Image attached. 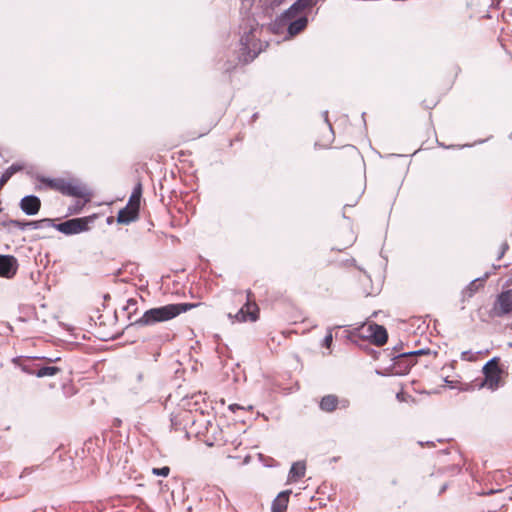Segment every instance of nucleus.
Listing matches in <instances>:
<instances>
[{
    "label": "nucleus",
    "instance_id": "f257e3e1",
    "mask_svg": "<svg viewBox=\"0 0 512 512\" xmlns=\"http://www.w3.org/2000/svg\"><path fill=\"white\" fill-rule=\"evenodd\" d=\"M258 21L249 14L241 19L239 29L241 32L240 49L233 59H228L221 67L225 73H231L238 64H248L252 62L262 50L260 40L255 33L259 29Z\"/></svg>",
    "mask_w": 512,
    "mask_h": 512
},
{
    "label": "nucleus",
    "instance_id": "f03ea898",
    "mask_svg": "<svg viewBox=\"0 0 512 512\" xmlns=\"http://www.w3.org/2000/svg\"><path fill=\"white\" fill-rule=\"evenodd\" d=\"M199 303H171L164 306L154 307L146 310L143 315L126 326V330L136 329L144 326H152L157 323L166 322L182 313H185L197 306Z\"/></svg>",
    "mask_w": 512,
    "mask_h": 512
},
{
    "label": "nucleus",
    "instance_id": "7ed1b4c3",
    "mask_svg": "<svg viewBox=\"0 0 512 512\" xmlns=\"http://www.w3.org/2000/svg\"><path fill=\"white\" fill-rule=\"evenodd\" d=\"M37 180L45 184L50 189L59 191L63 195L77 198H82L90 195L84 187L73 184L72 182L62 178H49L42 175H38Z\"/></svg>",
    "mask_w": 512,
    "mask_h": 512
},
{
    "label": "nucleus",
    "instance_id": "20e7f679",
    "mask_svg": "<svg viewBox=\"0 0 512 512\" xmlns=\"http://www.w3.org/2000/svg\"><path fill=\"white\" fill-rule=\"evenodd\" d=\"M97 214H92L85 217H78L68 219L64 222L58 223L55 229L65 235H75L81 232H86L90 229V225L94 223Z\"/></svg>",
    "mask_w": 512,
    "mask_h": 512
},
{
    "label": "nucleus",
    "instance_id": "39448f33",
    "mask_svg": "<svg viewBox=\"0 0 512 512\" xmlns=\"http://www.w3.org/2000/svg\"><path fill=\"white\" fill-rule=\"evenodd\" d=\"M500 358L495 356L488 360L483 368L484 382L482 386H486L492 391L499 387L502 370L500 368Z\"/></svg>",
    "mask_w": 512,
    "mask_h": 512
},
{
    "label": "nucleus",
    "instance_id": "423d86ee",
    "mask_svg": "<svg viewBox=\"0 0 512 512\" xmlns=\"http://www.w3.org/2000/svg\"><path fill=\"white\" fill-rule=\"evenodd\" d=\"M492 310L497 317L512 313V289L503 290L497 295Z\"/></svg>",
    "mask_w": 512,
    "mask_h": 512
},
{
    "label": "nucleus",
    "instance_id": "0eeeda50",
    "mask_svg": "<svg viewBox=\"0 0 512 512\" xmlns=\"http://www.w3.org/2000/svg\"><path fill=\"white\" fill-rule=\"evenodd\" d=\"M299 11L293 9V5H291L288 9H286L283 13H281L276 19L269 24V30L274 34H280L286 27L287 21H292L299 17Z\"/></svg>",
    "mask_w": 512,
    "mask_h": 512
},
{
    "label": "nucleus",
    "instance_id": "6e6552de",
    "mask_svg": "<svg viewBox=\"0 0 512 512\" xmlns=\"http://www.w3.org/2000/svg\"><path fill=\"white\" fill-rule=\"evenodd\" d=\"M299 11L293 9V5H291L288 9H286L283 13H281L276 19L269 24V30L274 34H280L286 27L287 21H292L299 17Z\"/></svg>",
    "mask_w": 512,
    "mask_h": 512
},
{
    "label": "nucleus",
    "instance_id": "1a4fd4ad",
    "mask_svg": "<svg viewBox=\"0 0 512 512\" xmlns=\"http://www.w3.org/2000/svg\"><path fill=\"white\" fill-rule=\"evenodd\" d=\"M397 346L389 353V357L394 361L393 370L397 375H406L415 365L416 361L410 357H401V353L395 354Z\"/></svg>",
    "mask_w": 512,
    "mask_h": 512
},
{
    "label": "nucleus",
    "instance_id": "9d476101",
    "mask_svg": "<svg viewBox=\"0 0 512 512\" xmlns=\"http://www.w3.org/2000/svg\"><path fill=\"white\" fill-rule=\"evenodd\" d=\"M19 264L15 256L0 254V277L11 279L17 273Z\"/></svg>",
    "mask_w": 512,
    "mask_h": 512
},
{
    "label": "nucleus",
    "instance_id": "9b49d317",
    "mask_svg": "<svg viewBox=\"0 0 512 512\" xmlns=\"http://www.w3.org/2000/svg\"><path fill=\"white\" fill-rule=\"evenodd\" d=\"M250 294L251 292L248 291L247 296L249 297ZM234 317L239 322H246L247 320L255 322L259 318V308L255 303H251L248 298L246 304L235 314Z\"/></svg>",
    "mask_w": 512,
    "mask_h": 512
},
{
    "label": "nucleus",
    "instance_id": "f8f14e48",
    "mask_svg": "<svg viewBox=\"0 0 512 512\" xmlns=\"http://www.w3.org/2000/svg\"><path fill=\"white\" fill-rule=\"evenodd\" d=\"M19 207L25 215L34 216L40 211L41 200L36 195H26L20 200Z\"/></svg>",
    "mask_w": 512,
    "mask_h": 512
},
{
    "label": "nucleus",
    "instance_id": "ddd939ff",
    "mask_svg": "<svg viewBox=\"0 0 512 512\" xmlns=\"http://www.w3.org/2000/svg\"><path fill=\"white\" fill-rule=\"evenodd\" d=\"M140 209L132 206L131 204H126L125 207L118 211L116 221L118 224L128 225L139 218Z\"/></svg>",
    "mask_w": 512,
    "mask_h": 512
},
{
    "label": "nucleus",
    "instance_id": "4468645a",
    "mask_svg": "<svg viewBox=\"0 0 512 512\" xmlns=\"http://www.w3.org/2000/svg\"><path fill=\"white\" fill-rule=\"evenodd\" d=\"M369 337L371 342L377 346L384 345L388 340V333L383 325L371 323L368 326Z\"/></svg>",
    "mask_w": 512,
    "mask_h": 512
},
{
    "label": "nucleus",
    "instance_id": "2eb2a0df",
    "mask_svg": "<svg viewBox=\"0 0 512 512\" xmlns=\"http://www.w3.org/2000/svg\"><path fill=\"white\" fill-rule=\"evenodd\" d=\"M308 25V17L306 15H300L292 21H287L286 30L289 37H294L302 32Z\"/></svg>",
    "mask_w": 512,
    "mask_h": 512
},
{
    "label": "nucleus",
    "instance_id": "dca6fc26",
    "mask_svg": "<svg viewBox=\"0 0 512 512\" xmlns=\"http://www.w3.org/2000/svg\"><path fill=\"white\" fill-rule=\"evenodd\" d=\"M291 493L290 489L281 491L272 501L271 512H286Z\"/></svg>",
    "mask_w": 512,
    "mask_h": 512
},
{
    "label": "nucleus",
    "instance_id": "f3484780",
    "mask_svg": "<svg viewBox=\"0 0 512 512\" xmlns=\"http://www.w3.org/2000/svg\"><path fill=\"white\" fill-rule=\"evenodd\" d=\"M489 275H490V273L486 272L482 277L472 280L466 286V288L463 290V292H462L463 297L471 298L479 290V288L483 285V283L487 280Z\"/></svg>",
    "mask_w": 512,
    "mask_h": 512
},
{
    "label": "nucleus",
    "instance_id": "a211bd4d",
    "mask_svg": "<svg viewBox=\"0 0 512 512\" xmlns=\"http://www.w3.org/2000/svg\"><path fill=\"white\" fill-rule=\"evenodd\" d=\"M306 465L303 461L294 462L289 470L288 480L296 482L305 476Z\"/></svg>",
    "mask_w": 512,
    "mask_h": 512
},
{
    "label": "nucleus",
    "instance_id": "6ab92c4d",
    "mask_svg": "<svg viewBox=\"0 0 512 512\" xmlns=\"http://www.w3.org/2000/svg\"><path fill=\"white\" fill-rule=\"evenodd\" d=\"M23 169L24 165L21 163H13L10 167H8L0 176V190L15 173L20 172Z\"/></svg>",
    "mask_w": 512,
    "mask_h": 512
},
{
    "label": "nucleus",
    "instance_id": "aec40b11",
    "mask_svg": "<svg viewBox=\"0 0 512 512\" xmlns=\"http://www.w3.org/2000/svg\"><path fill=\"white\" fill-rule=\"evenodd\" d=\"M338 405V398L333 394L326 395L322 397L320 401V409L325 412H332L336 409Z\"/></svg>",
    "mask_w": 512,
    "mask_h": 512
},
{
    "label": "nucleus",
    "instance_id": "412c9836",
    "mask_svg": "<svg viewBox=\"0 0 512 512\" xmlns=\"http://www.w3.org/2000/svg\"><path fill=\"white\" fill-rule=\"evenodd\" d=\"M283 1L284 0H260V8L266 16L271 17L274 9L279 7Z\"/></svg>",
    "mask_w": 512,
    "mask_h": 512
},
{
    "label": "nucleus",
    "instance_id": "4be33fe9",
    "mask_svg": "<svg viewBox=\"0 0 512 512\" xmlns=\"http://www.w3.org/2000/svg\"><path fill=\"white\" fill-rule=\"evenodd\" d=\"M61 371V369L57 366H41L37 368L36 377L43 378V377H51L56 374H58Z\"/></svg>",
    "mask_w": 512,
    "mask_h": 512
},
{
    "label": "nucleus",
    "instance_id": "5701e85b",
    "mask_svg": "<svg viewBox=\"0 0 512 512\" xmlns=\"http://www.w3.org/2000/svg\"><path fill=\"white\" fill-rule=\"evenodd\" d=\"M142 184L140 182H138L134 188H133V191L130 195V198L128 200V203L127 204H131L132 206L135 205V207L139 208L140 209V200H141V197H142Z\"/></svg>",
    "mask_w": 512,
    "mask_h": 512
},
{
    "label": "nucleus",
    "instance_id": "b1692460",
    "mask_svg": "<svg viewBox=\"0 0 512 512\" xmlns=\"http://www.w3.org/2000/svg\"><path fill=\"white\" fill-rule=\"evenodd\" d=\"M8 223H11L13 227L18 228L19 230L26 229H35L36 220H17V219H8Z\"/></svg>",
    "mask_w": 512,
    "mask_h": 512
},
{
    "label": "nucleus",
    "instance_id": "393cba45",
    "mask_svg": "<svg viewBox=\"0 0 512 512\" xmlns=\"http://www.w3.org/2000/svg\"><path fill=\"white\" fill-rule=\"evenodd\" d=\"M39 365L36 359H28L22 363L21 368L25 373L36 376L35 372Z\"/></svg>",
    "mask_w": 512,
    "mask_h": 512
},
{
    "label": "nucleus",
    "instance_id": "a878e982",
    "mask_svg": "<svg viewBox=\"0 0 512 512\" xmlns=\"http://www.w3.org/2000/svg\"><path fill=\"white\" fill-rule=\"evenodd\" d=\"M317 1L318 0H296L292 5L293 9L301 13L303 10L314 6Z\"/></svg>",
    "mask_w": 512,
    "mask_h": 512
},
{
    "label": "nucleus",
    "instance_id": "bb28decb",
    "mask_svg": "<svg viewBox=\"0 0 512 512\" xmlns=\"http://www.w3.org/2000/svg\"><path fill=\"white\" fill-rule=\"evenodd\" d=\"M56 223L54 222V219L51 218H43L40 220H36L35 230L38 229H47V228H54L55 229Z\"/></svg>",
    "mask_w": 512,
    "mask_h": 512
},
{
    "label": "nucleus",
    "instance_id": "cd10ccee",
    "mask_svg": "<svg viewBox=\"0 0 512 512\" xmlns=\"http://www.w3.org/2000/svg\"><path fill=\"white\" fill-rule=\"evenodd\" d=\"M87 201H88V199H85L83 202L76 201L75 204L70 205L67 208L68 215H76V214L81 213V211L83 210V208H84L85 204L87 203Z\"/></svg>",
    "mask_w": 512,
    "mask_h": 512
},
{
    "label": "nucleus",
    "instance_id": "c85d7f7f",
    "mask_svg": "<svg viewBox=\"0 0 512 512\" xmlns=\"http://www.w3.org/2000/svg\"><path fill=\"white\" fill-rule=\"evenodd\" d=\"M123 310L128 311V319H131L132 314L137 311V300L129 298L126 305L123 307Z\"/></svg>",
    "mask_w": 512,
    "mask_h": 512
},
{
    "label": "nucleus",
    "instance_id": "c756f323",
    "mask_svg": "<svg viewBox=\"0 0 512 512\" xmlns=\"http://www.w3.org/2000/svg\"><path fill=\"white\" fill-rule=\"evenodd\" d=\"M429 352H430L429 349H423L422 348V349L415 350V351L403 352V353H401V357H410V358H413L416 361V358L419 355L428 354Z\"/></svg>",
    "mask_w": 512,
    "mask_h": 512
},
{
    "label": "nucleus",
    "instance_id": "7c9ffc66",
    "mask_svg": "<svg viewBox=\"0 0 512 512\" xmlns=\"http://www.w3.org/2000/svg\"><path fill=\"white\" fill-rule=\"evenodd\" d=\"M151 472L155 476L167 477L170 473V467H168V466L154 467V468H152Z\"/></svg>",
    "mask_w": 512,
    "mask_h": 512
},
{
    "label": "nucleus",
    "instance_id": "2f4dec72",
    "mask_svg": "<svg viewBox=\"0 0 512 512\" xmlns=\"http://www.w3.org/2000/svg\"><path fill=\"white\" fill-rule=\"evenodd\" d=\"M333 342L332 328L327 329V333L322 341V346L325 348H330Z\"/></svg>",
    "mask_w": 512,
    "mask_h": 512
},
{
    "label": "nucleus",
    "instance_id": "473e14b6",
    "mask_svg": "<svg viewBox=\"0 0 512 512\" xmlns=\"http://www.w3.org/2000/svg\"><path fill=\"white\" fill-rule=\"evenodd\" d=\"M509 249V244L507 242H503L500 246V251L497 255V260H500L504 254L507 252V250Z\"/></svg>",
    "mask_w": 512,
    "mask_h": 512
},
{
    "label": "nucleus",
    "instance_id": "72a5a7b5",
    "mask_svg": "<svg viewBox=\"0 0 512 512\" xmlns=\"http://www.w3.org/2000/svg\"><path fill=\"white\" fill-rule=\"evenodd\" d=\"M253 0H242L241 2V14H243V10H249L253 6Z\"/></svg>",
    "mask_w": 512,
    "mask_h": 512
},
{
    "label": "nucleus",
    "instance_id": "f704fd0d",
    "mask_svg": "<svg viewBox=\"0 0 512 512\" xmlns=\"http://www.w3.org/2000/svg\"><path fill=\"white\" fill-rule=\"evenodd\" d=\"M502 15L504 20L510 23L512 21V8L509 10H504Z\"/></svg>",
    "mask_w": 512,
    "mask_h": 512
},
{
    "label": "nucleus",
    "instance_id": "c9c22d12",
    "mask_svg": "<svg viewBox=\"0 0 512 512\" xmlns=\"http://www.w3.org/2000/svg\"><path fill=\"white\" fill-rule=\"evenodd\" d=\"M323 116H324L325 122L328 124V127H329L330 131L333 133L332 125H331V123L328 120V111H324L323 112Z\"/></svg>",
    "mask_w": 512,
    "mask_h": 512
},
{
    "label": "nucleus",
    "instance_id": "e433bc0d",
    "mask_svg": "<svg viewBox=\"0 0 512 512\" xmlns=\"http://www.w3.org/2000/svg\"><path fill=\"white\" fill-rule=\"evenodd\" d=\"M470 353H471L470 351H463V352L461 353V358H462L463 360H469L470 358L468 357V355H470Z\"/></svg>",
    "mask_w": 512,
    "mask_h": 512
},
{
    "label": "nucleus",
    "instance_id": "4c0bfd02",
    "mask_svg": "<svg viewBox=\"0 0 512 512\" xmlns=\"http://www.w3.org/2000/svg\"><path fill=\"white\" fill-rule=\"evenodd\" d=\"M447 488H448V483H444L439 490V495L443 494L447 490Z\"/></svg>",
    "mask_w": 512,
    "mask_h": 512
},
{
    "label": "nucleus",
    "instance_id": "58836bf2",
    "mask_svg": "<svg viewBox=\"0 0 512 512\" xmlns=\"http://www.w3.org/2000/svg\"><path fill=\"white\" fill-rule=\"evenodd\" d=\"M10 226H12V224H11V223H8V220L1 221V222H0V228H1V227H10Z\"/></svg>",
    "mask_w": 512,
    "mask_h": 512
},
{
    "label": "nucleus",
    "instance_id": "ea45409f",
    "mask_svg": "<svg viewBox=\"0 0 512 512\" xmlns=\"http://www.w3.org/2000/svg\"><path fill=\"white\" fill-rule=\"evenodd\" d=\"M136 378L138 382H141L144 378V374L142 372H138Z\"/></svg>",
    "mask_w": 512,
    "mask_h": 512
},
{
    "label": "nucleus",
    "instance_id": "a19ab883",
    "mask_svg": "<svg viewBox=\"0 0 512 512\" xmlns=\"http://www.w3.org/2000/svg\"><path fill=\"white\" fill-rule=\"evenodd\" d=\"M113 222H114V218H113L112 216L107 217V219H106V223H107L108 225H111Z\"/></svg>",
    "mask_w": 512,
    "mask_h": 512
},
{
    "label": "nucleus",
    "instance_id": "79ce46f5",
    "mask_svg": "<svg viewBox=\"0 0 512 512\" xmlns=\"http://www.w3.org/2000/svg\"><path fill=\"white\" fill-rule=\"evenodd\" d=\"M419 445L424 446V445H425V443H423V442H421V441H420V442H419ZM426 445H428V446H434V442H432V441H428V442H426Z\"/></svg>",
    "mask_w": 512,
    "mask_h": 512
},
{
    "label": "nucleus",
    "instance_id": "37998d69",
    "mask_svg": "<svg viewBox=\"0 0 512 512\" xmlns=\"http://www.w3.org/2000/svg\"><path fill=\"white\" fill-rule=\"evenodd\" d=\"M396 398H397L398 400H400V401H403V400H404L403 393H401V392H400V393H397Z\"/></svg>",
    "mask_w": 512,
    "mask_h": 512
},
{
    "label": "nucleus",
    "instance_id": "c03bdc74",
    "mask_svg": "<svg viewBox=\"0 0 512 512\" xmlns=\"http://www.w3.org/2000/svg\"><path fill=\"white\" fill-rule=\"evenodd\" d=\"M26 473H30V468H25L22 472V474L20 475V478H22L24 476V474Z\"/></svg>",
    "mask_w": 512,
    "mask_h": 512
},
{
    "label": "nucleus",
    "instance_id": "a18cd8bd",
    "mask_svg": "<svg viewBox=\"0 0 512 512\" xmlns=\"http://www.w3.org/2000/svg\"><path fill=\"white\" fill-rule=\"evenodd\" d=\"M378 354H380L379 352L377 351H374V358L377 359L378 358Z\"/></svg>",
    "mask_w": 512,
    "mask_h": 512
},
{
    "label": "nucleus",
    "instance_id": "49530a36",
    "mask_svg": "<svg viewBox=\"0 0 512 512\" xmlns=\"http://www.w3.org/2000/svg\"><path fill=\"white\" fill-rule=\"evenodd\" d=\"M58 360H60V357H57L56 359H49L48 361L53 362V361H58Z\"/></svg>",
    "mask_w": 512,
    "mask_h": 512
},
{
    "label": "nucleus",
    "instance_id": "de8ad7c7",
    "mask_svg": "<svg viewBox=\"0 0 512 512\" xmlns=\"http://www.w3.org/2000/svg\"><path fill=\"white\" fill-rule=\"evenodd\" d=\"M493 268L496 270V269H499L501 268V265H493Z\"/></svg>",
    "mask_w": 512,
    "mask_h": 512
},
{
    "label": "nucleus",
    "instance_id": "09e8293b",
    "mask_svg": "<svg viewBox=\"0 0 512 512\" xmlns=\"http://www.w3.org/2000/svg\"><path fill=\"white\" fill-rule=\"evenodd\" d=\"M235 407H237V408H238V406H237L236 404H234V405H230V409H231V410H234V408H235Z\"/></svg>",
    "mask_w": 512,
    "mask_h": 512
},
{
    "label": "nucleus",
    "instance_id": "8fccbe9b",
    "mask_svg": "<svg viewBox=\"0 0 512 512\" xmlns=\"http://www.w3.org/2000/svg\"><path fill=\"white\" fill-rule=\"evenodd\" d=\"M439 145L444 147V145H443V144H441V143H439ZM450 147H451V146H445V148H446V149H449Z\"/></svg>",
    "mask_w": 512,
    "mask_h": 512
},
{
    "label": "nucleus",
    "instance_id": "3c124183",
    "mask_svg": "<svg viewBox=\"0 0 512 512\" xmlns=\"http://www.w3.org/2000/svg\"><path fill=\"white\" fill-rule=\"evenodd\" d=\"M442 452H443V453H445V454H448V453H449V452H448V449H444Z\"/></svg>",
    "mask_w": 512,
    "mask_h": 512
},
{
    "label": "nucleus",
    "instance_id": "603ef678",
    "mask_svg": "<svg viewBox=\"0 0 512 512\" xmlns=\"http://www.w3.org/2000/svg\"><path fill=\"white\" fill-rule=\"evenodd\" d=\"M187 510H188V512H191V511H192V507H191V506H189V507L187 508Z\"/></svg>",
    "mask_w": 512,
    "mask_h": 512
},
{
    "label": "nucleus",
    "instance_id": "864d4df0",
    "mask_svg": "<svg viewBox=\"0 0 512 512\" xmlns=\"http://www.w3.org/2000/svg\"><path fill=\"white\" fill-rule=\"evenodd\" d=\"M0 211H2V208L0 207Z\"/></svg>",
    "mask_w": 512,
    "mask_h": 512
},
{
    "label": "nucleus",
    "instance_id": "5fc2aeb1",
    "mask_svg": "<svg viewBox=\"0 0 512 512\" xmlns=\"http://www.w3.org/2000/svg\"><path fill=\"white\" fill-rule=\"evenodd\" d=\"M1 496H2V495L0 494V497H1Z\"/></svg>",
    "mask_w": 512,
    "mask_h": 512
}]
</instances>
